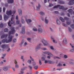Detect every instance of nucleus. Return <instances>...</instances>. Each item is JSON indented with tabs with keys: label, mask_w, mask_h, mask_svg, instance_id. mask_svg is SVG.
<instances>
[{
	"label": "nucleus",
	"mask_w": 74,
	"mask_h": 74,
	"mask_svg": "<svg viewBox=\"0 0 74 74\" xmlns=\"http://www.w3.org/2000/svg\"><path fill=\"white\" fill-rule=\"evenodd\" d=\"M62 65H63V64H62L61 63H59L58 64V66H62Z\"/></svg>",
	"instance_id": "obj_39"
},
{
	"label": "nucleus",
	"mask_w": 74,
	"mask_h": 74,
	"mask_svg": "<svg viewBox=\"0 0 74 74\" xmlns=\"http://www.w3.org/2000/svg\"><path fill=\"white\" fill-rule=\"evenodd\" d=\"M40 49V46H37L35 48V51L37 52Z\"/></svg>",
	"instance_id": "obj_14"
},
{
	"label": "nucleus",
	"mask_w": 74,
	"mask_h": 74,
	"mask_svg": "<svg viewBox=\"0 0 74 74\" xmlns=\"http://www.w3.org/2000/svg\"><path fill=\"white\" fill-rule=\"evenodd\" d=\"M24 70H25V68H23L21 69V71H24Z\"/></svg>",
	"instance_id": "obj_49"
},
{
	"label": "nucleus",
	"mask_w": 74,
	"mask_h": 74,
	"mask_svg": "<svg viewBox=\"0 0 74 74\" xmlns=\"http://www.w3.org/2000/svg\"><path fill=\"white\" fill-rule=\"evenodd\" d=\"M18 19H19L18 16V15L16 16V20H18Z\"/></svg>",
	"instance_id": "obj_51"
},
{
	"label": "nucleus",
	"mask_w": 74,
	"mask_h": 74,
	"mask_svg": "<svg viewBox=\"0 0 74 74\" xmlns=\"http://www.w3.org/2000/svg\"><path fill=\"white\" fill-rule=\"evenodd\" d=\"M18 12L19 15L20 16H21V15H22V10L21 9H19L18 10Z\"/></svg>",
	"instance_id": "obj_15"
},
{
	"label": "nucleus",
	"mask_w": 74,
	"mask_h": 74,
	"mask_svg": "<svg viewBox=\"0 0 74 74\" xmlns=\"http://www.w3.org/2000/svg\"><path fill=\"white\" fill-rule=\"evenodd\" d=\"M44 54H48V55H50V56H53L52 54L50 53V52L49 51H46L43 52Z\"/></svg>",
	"instance_id": "obj_6"
},
{
	"label": "nucleus",
	"mask_w": 74,
	"mask_h": 74,
	"mask_svg": "<svg viewBox=\"0 0 74 74\" xmlns=\"http://www.w3.org/2000/svg\"><path fill=\"white\" fill-rule=\"evenodd\" d=\"M27 40L28 41H29V42H30V41H31V38H27Z\"/></svg>",
	"instance_id": "obj_36"
},
{
	"label": "nucleus",
	"mask_w": 74,
	"mask_h": 74,
	"mask_svg": "<svg viewBox=\"0 0 74 74\" xmlns=\"http://www.w3.org/2000/svg\"><path fill=\"white\" fill-rule=\"evenodd\" d=\"M3 70L4 71H6L8 70V67L7 66H5L3 68Z\"/></svg>",
	"instance_id": "obj_17"
},
{
	"label": "nucleus",
	"mask_w": 74,
	"mask_h": 74,
	"mask_svg": "<svg viewBox=\"0 0 74 74\" xmlns=\"http://www.w3.org/2000/svg\"><path fill=\"white\" fill-rule=\"evenodd\" d=\"M45 22L46 24H48V22H49V21L47 19V17H45Z\"/></svg>",
	"instance_id": "obj_18"
},
{
	"label": "nucleus",
	"mask_w": 74,
	"mask_h": 74,
	"mask_svg": "<svg viewBox=\"0 0 74 74\" xmlns=\"http://www.w3.org/2000/svg\"><path fill=\"white\" fill-rule=\"evenodd\" d=\"M40 14L41 15H44L45 14V13H44V12H40Z\"/></svg>",
	"instance_id": "obj_24"
},
{
	"label": "nucleus",
	"mask_w": 74,
	"mask_h": 74,
	"mask_svg": "<svg viewBox=\"0 0 74 74\" xmlns=\"http://www.w3.org/2000/svg\"><path fill=\"white\" fill-rule=\"evenodd\" d=\"M47 58L49 59H51V57L50 56H47Z\"/></svg>",
	"instance_id": "obj_59"
},
{
	"label": "nucleus",
	"mask_w": 74,
	"mask_h": 74,
	"mask_svg": "<svg viewBox=\"0 0 74 74\" xmlns=\"http://www.w3.org/2000/svg\"><path fill=\"white\" fill-rule=\"evenodd\" d=\"M38 68V66H36L34 67V69H35V70H37V68Z\"/></svg>",
	"instance_id": "obj_40"
},
{
	"label": "nucleus",
	"mask_w": 74,
	"mask_h": 74,
	"mask_svg": "<svg viewBox=\"0 0 74 74\" xmlns=\"http://www.w3.org/2000/svg\"><path fill=\"white\" fill-rule=\"evenodd\" d=\"M70 51L72 52H74V49H71L70 50Z\"/></svg>",
	"instance_id": "obj_56"
},
{
	"label": "nucleus",
	"mask_w": 74,
	"mask_h": 74,
	"mask_svg": "<svg viewBox=\"0 0 74 74\" xmlns=\"http://www.w3.org/2000/svg\"><path fill=\"white\" fill-rule=\"evenodd\" d=\"M14 16V14L12 16V18H11V20H10L9 22L8 23V25L10 27L11 26V24H14V19L15 18L14 17H13Z\"/></svg>",
	"instance_id": "obj_2"
},
{
	"label": "nucleus",
	"mask_w": 74,
	"mask_h": 74,
	"mask_svg": "<svg viewBox=\"0 0 74 74\" xmlns=\"http://www.w3.org/2000/svg\"><path fill=\"white\" fill-rule=\"evenodd\" d=\"M5 7H4L3 8V12H5Z\"/></svg>",
	"instance_id": "obj_45"
},
{
	"label": "nucleus",
	"mask_w": 74,
	"mask_h": 74,
	"mask_svg": "<svg viewBox=\"0 0 74 74\" xmlns=\"http://www.w3.org/2000/svg\"><path fill=\"white\" fill-rule=\"evenodd\" d=\"M8 36V34H3L1 36V38H6V37H7Z\"/></svg>",
	"instance_id": "obj_12"
},
{
	"label": "nucleus",
	"mask_w": 74,
	"mask_h": 74,
	"mask_svg": "<svg viewBox=\"0 0 74 74\" xmlns=\"http://www.w3.org/2000/svg\"><path fill=\"white\" fill-rule=\"evenodd\" d=\"M70 45L71 46V47L73 49H74V45H72L70 43Z\"/></svg>",
	"instance_id": "obj_27"
},
{
	"label": "nucleus",
	"mask_w": 74,
	"mask_h": 74,
	"mask_svg": "<svg viewBox=\"0 0 74 74\" xmlns=\"http://www.w3.org/2000/svg\"><path fill=\"white\" fill-rule=\"evenodd\" d=\"M63 69V68H57L56 69L57 70H58L59 71H60V70H62Z\"/></svg>",
	"instance_id": "obj_35"
},
{
	"label": "nucleus",
	"mask_w": 74,
	"mask_h": 74,
	"mask_svg": "<svg viewBox=\"0 0 74 74\" xmlns=\"http://www.w3.org/2000/svg\"><path fill=\"white\" fill-rule=\"evenodd\" d=\"M14 42H16V39H14L13 40Z\"/></svg>",
	"instance_id": "obj_46"
},
{
	"label": "nucleus",
	"mask_w": 74,
	"mask_h": 74,
	"mask_svg": "<svg viewBox=\"0 0 74 74\" xmlns=\"http://www.w3.org/2000/svg\"><path fill=\"white\" fill-rule=\"evenodd\" d=\"M68 29L69 32H71V31H72V30H71V29L70 28V27L68 28Z\"/></svg>",
	"instance_id": "obj_54"
},
{
	"label": "nucleus",
	"mask_w": 74,
	"mask_h": 74,
	"mask_svg": "<svg viewBox=\"0 0 74 74\" xmlns=\"http://www.w3.org/2000/svg\"><path fill=\"white\" fill-rule=\"evenodd\" d=\"M3 26L4 25L3 24V23H1L0 24V27H1V28H2V27H3Z\"/></svg>",
	"instance_id": "obj_25"
},
{
	"label": "nucleus",
	"mask_w": 74,
	"mask_h": 74,
	"mask_svg": "<svg viewBox=\"0 0 74 74\" xmlns=\"http://www.w3.org/2000/svg\"><path fill=\"white\" fill-rule=\"evenodd\" d=\"M64 58H67V56L66 55H64Z\"/></svg>",
	"instance_id": "obj_64"
},
{
	"label": "nucleus",
	"mask_w": 74,
	"mask_h": 74,
	"mask_svg": "<svg viewBox=\"0 0 74 74\" xmlns=\"http://www.w3.org/2000/svg\"><path fill=\"white\" fill-rule=\"evenodd\" d=\"M19 67V65L18 64L15 65V68L16 69H18Z\"/></svg>",
	"instance_id": "obj_23"
},
{
	"label": "nucleus",
	"mask_w": 74,
	"mask_h": 74,
	"mask_svg": "<svg viewBox=\"0 0 74 74\" xmlns=\"http://www.w3.org/2000/svg\"><path fill=\"white\" fill-rule=\"evenodd\" d=\"M45 63L46 64L47 63H48V60H45Z\"/></svg>",
	"instance_id": "obj_57"
},
{
	"label": "nucleus",
	"mask_w": 74,
	"mask_h": 74,
	"mask_svg": "<svg viewBox=\"0 0 74 74\" xmlns=\"http://www.w3.org/2000/svg\"><path fill=\"white\" fill-rule=\"evenodd\" d=\"M38 32L39 33H42V30L41 28H38Z\"/></svg>",
	"instance_id": "obj_22"
},
{
	"label": "nucleus",
	"mask_w": 74,
	"mask_h": 74,
	"mask_svg": "<svg viewBox=\"0 0 74 74\" xmlns=\"http://www.w3.org/2000/svg\"><path fill=\"white\" fill-rule=\"evenodd\" d=\"M66 42H67V39H66V38L64 39L63 41V44H66Z\"/></svg>",
	"instance_id": "obj_20"
},
{
	"label": "nucleus",
	"mask_w": 74,
	"mask_h": 74,
	"mask_svg": "<svg viewBox=\"0 0 74 74\" xmlns=\"http://www.w3.org/2000/svg\"><path fill=\"white\" fill-rule=\"evenodd\" d=\"M1 47L3 49H5V48H9V46L8 45H3Z\"/></svg>",
	"instance_id": "obj_9"
},
{
	"label": "nucleus",
	"mask_w": 74,
	"mask_h": 74,
	"mask_svg": "<svg viewBox=\"0 0 74 74\" xmlns=\"http://www.w3.org/2000/svg\"><path fill=\"white\" fill-rule=\"evenodd\" d=\"M64 20H66V21H69V18H68L67 17H64Z\"/></svg>",
	"instance_id": "obj_33"
},
{
	"label": "nucleus",
	"mask_w": 74,
	"mask_h": 74,
	"mask_svg": "<svg viewBox=\"0 0 74 74\" xmlns=\"http://www.w3.org/2000/svg\"><path fill=\"white\" fill-rule=\"evenodd\" d=\"M29 67L31 70H32V69H33V67L31 65H29Z\"/></svg>",
	"instance_id": "obj_44"
},
{
	"label": "nucleus",
	"mask_w": 74,
	"mask_h": 74,
	"mask_svg": "<svg viewBox=\"0 0 74 74\" xmlns=\"http://www.w3.org/2000/svg\"><path fill=\"white\" fill-rule=\"evenodd\" d=\"M59 3H60V4H65L64 2L63 1H60V2H59Z\"/></svg>",
	"instance_id": "obj_34"
},
{
	"label": "nucleus",
	"mask_w": 74,
	"mask_h": 74,
	"mask_svg": "<svg viewBox=\"0 0 74 74\" xmlns=\"http://www.w3.org/2000/svg\"><path fill=\"white\" fill-rule=\"evenodd\" d=\"M4 31L5 32H8V29L7 28H5L4 30Z\"/></svg>",
	"instance_id": "obj_31"
},
{
	"label": "nucleus",
	"mask_w": 74,
	"mask_h": 74,
	"mask_svg": "<svg viewBox=\"0 0 74 74\" xmlns=\"http://www.w3.org/2000/svg\"><path fill=\"white\" fill-rule=\"evenodd\" d=\"M2 15H0V21H1V20H2Z\"/></svg>",
	"instance_id": "obj_48"
},
{
	"label": "nucleus",
	"mask_w": 74,
	"mask_h": 74,
	"mask_svg": "<svg viewBox=\"0 0 74 74\" xmlns=\"http://www.w3.org/2000/svg\"><path fill=\"white\" fill-rule=\"evenodd\" d=\"M54 58H56L57 59H60V58H59L58 57H57V56H55L54 57Z\"/></svg>",
	"instance_id": "obj_53"
},
{
	"label": "nucleus",
	"mask_w": 74,
	"mask_h": 74,
	"mask_svg": "<svg viewBox=\"0 0 74 74\" xmlns=\"http://www.w3.org/2000/svg\"><path fill=\"white\" fill-rule=\"evenodd\" d=\"M56 23L58 25H60V21H59V20L58 19H57L56 20Z\"/></svg>",
	"instance_id": "obj_16"
},
{
	"label": "nucleus",
	"mask_w": 74,
	"mask_h": 74,
	"mask_svg": "<svg viewBox=\"0 0 74 74\" xmlns=\"http://www.w3.org/2000/svg\"><path fill=\"white\" fill-rule=\"evenodd\" d=\"M25 21L28 23H29L30 22H32V20L30 19H25Z\"/></svg>",
	"instance_id": "obj_13"
},
{
	"label": "nucleus",
	"mask_w": 74,
	"mask_h": 74,
	"mask_svg": "<svg viewBox=\"0 0 74 74\" xmlns=\"http://www.w3.org/2000/svg\"><path fill=\"white\" fill-rule=\"evenodd\" d=\"M49 7H52L53 6V4H52V3H49Z\"/></svg>",
	"instance_id": "obj_47"
},
{
	"label": "nucleus",
	"mask_w": 74,
	"mask_h": 74,
	"mask_svg": "<svg viewBox=\"0 0 74 74\" xmlns=\"http://www.w3.org/2000/svg\"><path fill=\"white\" fill-rule=\"evenodd\" d=\"M19 22H20V21L19 20H17L16 21V24H19Z\"/></svg>",
	"instance_id": "obj_38"
},
{
	"label": "nucleus",
	"mask_w": 74,
	"mask_h": 74,
	"mask_svg": "<svg viewBox=\"0 0 74 74\" xmlns=\"http://www.w3.org/2000/svg\"><path fill=\"white\" fill-rule=\"evenodd\" d=\"M21 22L22 23H25V21L22 18H21Z\"/></svg>",
	"instance_id": "obj_41"
},
{
	"label": "nucleus",
	"mask_w": 74,
	"mask_h": 74,
	"mask_svg": "<svg viewBox=\"0 0 74 74\" xmlns=\"http://www.w3.org/2000/svg\"><path fill=\"white\" fill-rule=\"evenodd\" d=\"M68 12L71 13L73 12V10L72 9H69L68 10Z\"/></svg>",
	"instance_id": "obj_28"
},
{
	"label": "nucleus",
	"mask_w": 74,
	"mask_h": 74,
	"mask_svg": "<svg viewBox=\"0 0 74 74\" xmlns=\"http://www.w3.org/2000/svg\"><path fill=\"white\" fill-rule=\"evenodd\" d=\"M62 25L63 26H65V27H67V25L65 24V23H63Z\"/></svg>",
	"instance_id": "obj_52"
},
{
	"label": "nucleus",
	"mask_w": 74,
	"mask_h": 74,
	"mask_svg": "<svg viewBox=\"0 0 74 74\" xmlns=\"http://www.w3.org/2000/svg\"><path fill=\"white\" fill-rule=\"evenodd\" d=\"M41 7V5L40 4H38V5L36 6V10L37 11H39Z\"/></svg>",
	"instance_id": "obj_11"
},
{
	"label": "nucleus",
	"mask_w": 74,
	"mask_h": 74,
	"mask_svg": "<svg viewBox=\"0 0 74 74\" xmlns=\"http://www.w3.org/2000/svg\"><path fill=\"white\" fill-rule=\"evenodd\" d=\"M30 58L31 59V60H32V61H34V59L32 58V57L31 56L30 57Z\"/></svg>",
	"instance_id": "obj_50"
},
{
	"label": "nucleus",
	"mask_w": 74,
	"mask_h": 74,
	"mask_svg": "<svg viewBox=\"0 0 74 74\" xmlns=\"http://www.w3.org/2000/svg\"><path fill=\"white\" fill-rule=\"evenodd\" d=\"M42 49L43 50V51H46V50H47V48H42Z\"/></svg>",
	"instance_id": "obj_55"
},
{
	"label": "nucleus",
	"mask_w": 74,
	"mask_h": 74,
	"mask_svg": "<svg viewBox=\"0 0 74 74\" xmlns=\"http://www.w3.org/2000/svg\"><path fill=\"white\" fill-rule=\"evenodd\" d=\"M42 42H43V45H44V46H47L49 45V44L48 43V42H47V41L45 40H43Z\"/></svg>",
	"instance_id": "obj_5"
},
{
	"label": "nucleus",
	"mask_w": 74,
	"mask_h": 74,
	"mask_svg": "<svg viewBox=\"0 0 74 74\" xmlns=\"http://www.w3.org/2000/svg\"><path fill=\"white\" fill-rule=\"evenodd\" d=\"M12 69L14 71H15V68H12Z\"/></svg>",
	"instance_id": "obj_61"
},
{
	"label": "nucleus",
	"mask_w": 74,
	"mask_h": 74,
	"mask_svg": "<svg viewBox=\"0 0 74 74\" xmlns=\"http://www.w3.org/2000/svg\"><path fill=\"white\" fill-rule=\"evenodd\" d=\"M8 3H13L14 0H8Z\"/></svg>",
	"instance_id": "obj_19"
},
{
	"label": "nucleus",
	"mask_w": 74,
	"mask_h": 74,
	"mask_svg": "<svg viewBox=\"0 0 74 74\" xmlns=\"http://www.w3.org/2000/svg\"><path fill=\"white\" fill-rule=\"evenodd\" d=\"M48 63H49V64H53V62L51 61L48 60Z\"/></svg>",
	"instance_id": "obj_32"
},
{
	"label": "nucleus",
	"mask_w": 74,
	"mask_h": 74,
	"mask_svg": "<svg viewBox=\"0 0 74 74\" xmlns=\"http://www.w3.org/2000/svg\"><path fill=\"white\" fill-rule=\"evenodd\" d=\"M27 62L29 64H30L31 63V60H28L27 61Z\"/></svg>",
	"instance_id": "obj_43"
},
{
	"label": "nucleus",
	"mask_w": 74,
	"mask_h": 74,
	"mask_svg": "<svg viewBox=\"0 0 74 74\" xmlns=\"http://www.w3.org/2000/svg\"><path fill=\"white\" fill-rule=\"evenodd\" d=\"M9 18H10V17H9V16H8L5 14H4L3 15V18L5 21H7Z\"/></svg>",
	"instance_id": "obj_7"
},
{
	"label": "nucleus",
	"mask_w": 74,
	"mask_h": 74,
	"mask_svg": "<svg viewBox=\"0 0 74 74\" xmlns=\"http://www.w3.org/2000/svg\"><path fill=\"white\" fill-rule=\"evenodd\" d=\"M33 30L34 32L37 31V28H33Z\"/></svg>",
	"instance_id": "obj_37"
},
{
	"label": "nucleus",
	"mask_w": 74,
	"mask_h": 74,
	"mask_svg": "<svg viewBox=\"0 0 74 74\" xmlns=\"http://www.w3.org/2000/svg\"><path fill=\"white\" fill-rule=\"evenodd\" d=\"M66 24L67 25H69L70 24V23H71V22L70 21H66Z\"/></svg>",
	"instance_id": "obj_26"
},
{
	"label": "nucleus",
	"mask_w": 74,
	"mask_h": 74,
	"mask_svg": "<svg viewBox=\"0 0 74 74\" xmlns=\"http://www.w3.org/2000/svg\"><path fill=\"white\" fill-rule=\"evenodd\" d=\"M59 8V9L60 10H67L68 8H64V7L63 6H60V5H56L53 7L54 8Z\"/></svg>",
	"instance_id": "obj_3"
},
{
	"label": "nucleus",
	"mask_w": 74,
	"mask_h": 74,
	"mask_svg": "<svg viewBox=\"0 0 74 74\" xmlns=\"http://www.w3.org/2000/svg\"><path fill=\"white\" fill-rule=\"evenodd\" d=\"M68 4L70 5H73V4H74V0L70 1L69 3H68Z\"/></svg>",
	"instance_id": "obj_8"
},
{
	"label": "nucleus",
	"mask_w": 74,
	"mask_h": 74,
	"mask_svg": "<svg viewBox=\"0 0 74 74\" xmlns=\"http://www.w3.org/2000/svg\"><path fill=\"white\" fill-rule=\"evenodd\" d=\"M39 63L40 65H41L42 64V63H41V61L40 60H39Z\"/></svg>",
	"instance_id": "obj_42"
},
{
	"label": "nucleus",
	"mask_w": 74,
	"mask_h": 74,
	"mask_svg": "<svg viewBox=\"0 0 74 74\" xmlns=\"http://www.w3.org/2000/svg\"><path fill=\"white\" fill-rule=\"evenodd\" d=\"M25 27H22V32H21V34H25Z\"/></svg>",
	"instance_id": "obj_10"
},
{
	"label": "nucleus",
	"mask_w": 74,
	"mask_h": 74,
	"mask_svg": "<svg viewBox=\"0 0 74 74\" xmlns=\"http://www.w3.org/2000/svg\"><path fill=\"white\" fill-rule=\"evenodd\" d=\"M15 32L16 31L15 30L14 28L13 27H12L11 28V31H10L9 32V35L8 37V40H7L6 39H3L2 41V42H3V43H5V42L9 43V42H11V41H12V39L13 36H11L10 35L14 34Z\"/></svg>",
	"instance_id": "obj_1"
},
{
	"label": "nucleus",
	"mask_w": 74,
	"mask_h": 74,
	"mask_svg": "<svg viewBox=\"0 0 74 74\" xmlns=\"http://www.w3.org/2000/svg\"><path fill=\"white\" fill-rule=\"evenodd\" d=\"M45 58L44 57H42L41 58V60L42 61H45Z\"/></svg>",
	"instance_id": "obj_30"
},
{
	"label": "nucleus",
	"mask_w": 74,
	"mask_h": 74,
	"mask_svg": "<svg viewBox=\"0 0 74 74\" xmlns=\"http://www.w3.org/2000/svg\"><path fill=\"white\" fill-rule=\"evenodd\" d=\"M36 63L35 62H32V65L33 66H36Z\"/></svg>",
	"instance_id": "obj_29"
},
{
	"label": "nucleus",
	"mask_w": 74,
	"mask_h": 74,
	"mask_svg": "<svg viewBox=\"0 0 74 74\" xmlns=\"http://www.w3.org/2000/svg\"><path fill=\"white\" fill-rule=\"evenodd\" d=\"M15 10L13 11V12H12L11 10L8 11L7 10L6 11V14L8 15H11L12 14V13H13V14H14L15 13Z\"/></svg>",
	"instance_id": "obj_4"
},
{
	"label": "nucleus",
	"mask_w": 74,
	"mask_h": 74,
	"mask_svg": "<svg viewBox=\"0 0 74 74\" xmlns=\"http://www.w3.org/2000/svg\"><path fill=\"white\" fill-rule=\"evenodd\" d=\"M10 51V49L8 48V50H7V52H9Z\"/></svg>",
	"instance_id": "obj_63"
},
{
	"label": "nucleus",
	"mask_w": 74,
	"mask_h": 74,
	"mask_svg": "<svg viewBox=\"0 0 74 74\" xmlns=\"http://www.w3.org/2000/svg\"><path fill=\"white\" fill-rule=\"evenodd\" d=\"M55 14H59V12H58V11H55Z\"/></svg>",
	"instance_id": "obj_62"
},
{
	"label": "nucleus",
	"mask_w": 74,
	"mask_h": 74,
	"mask_svg": "<svg viewBox=\"0 0 74 74\" xmlns=\"http://www.w3.org/2000/svg\"><path fill=\"white\" fill-rule=\"evenodd\" d=\"M60 19L61 21L62 22H64V19H63L62 17H60Z\"/></svg>",
	"instance_id": "obj_21"
},
{
	"label": "nucleus",
	"mask_w": 74,
	"mask_h": 74,
	"mask_svg": "<svg viewBox=\"0 0 74 74\" xmlns=\"http://www.w3.org/2000/svg\"><path fill=\"white\" fill-rule=\"evenodd\" d=\"M50 48L51 49H52V50H53V47L52 46L50 47Z\"/></svg>",
	"instance_id": "obj_60"
},
{
	"label": "nucleus",
	"mask_w": 74,
	"mask_h": 74,
	"mask_svg": "<svg viewBox=\"0 0 74 74\" xmlns=\"http://www.w3.org/2000/svg\"><path fill=\"white\" fill-rule=\"evenodd\" d=\"M71 27H72V29H74V25L73 24V25H71Z\"/></svg>",
	"instance_id": "obj_58"
}]
</instances>
